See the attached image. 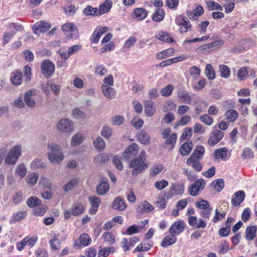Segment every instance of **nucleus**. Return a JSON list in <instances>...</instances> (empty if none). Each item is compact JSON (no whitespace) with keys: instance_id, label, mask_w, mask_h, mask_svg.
Listing matches in <instances>:
<instances>
[{"instance_id":"nucleus-1","label":"nucleus","mask_w":257,"mask_h":257,"mask_svg":"<svg viewBox=\"0 0 257 257\" xmlns=\"http://www.w3.org/2000/svg\"><path fill=\"white\" fill-rule=\"evenodd\" d=\"M49 152L47 156L50 162L53 164H59L64 159L63 150L60 145L50 143L47 145Z\"/></svg>"},{"instance_id":"nucleus-2","label":"nucleus","mask_w":257,"mask_h":257,"mask_svg":"<svg viewBox=\"0 0 257 257\" xmlns=\"http://www.w3.org/2000/svg\"><path fill=\"white\" fill-rule=\"evenodd\" d=\"M129 167L133 168V175H137L147 169L148 166L146 161V152L144 150L141 151L139 157L130 162Z\"/></svg>"},{"instance_id":"nucleus-3","label":"nucleus","mask_w":257,"mask_h":257,"mask_svg":"<svg viewBox=\"0 0 257 257\" xmlns=\"http://www.w3.org/2000/svg\"><path fill=\"white\" fill-rule=\"evenodd\" d=\"M22 147L21 145L13 147L9 151L5 159V163L8 165H15L22 155Z\"/></svg>"},{"instance_id":"nucleus-4","label":"nucleus","mask_w":257,"mask_h":257,"mask_svg":"<svg viewBox=\"0 0 257 257\" xmlns=\"http://www.w3.org/2000/svg\"><path fill=\"white\" fill-rule=\"evenodd\" d=\"M62 30L67 38L75 39L78 37V30L72 23L65 24L62 26Z\"/></svg>"},{"instance_id":"nucleus-5","label":"nucleus","mask_w":257,"mask_h":257,"mask_svg":"<svg viewBox=\"0 0 257 257\" xmlns=\"http://www.w3.org/2000/svg\"><path fill=\"white\" fill-rule=\"evenodd\" d=\"M41 68L45 77L49 78L54 74L55 66L50 60H45L42 63Z\"/></svg>"},{"instance_id":"nucleus-6","label":"nucleus","mask_w":257,"mask_h":257,"mask_svg":"<svg viewBox=\"0 0 257 257\" xmlns=\"http://www.w3.org/2000/svg\"><path fill=\"white\" fill-rule=\"evenodd\" d=\"M205 186V182L204 180L202 179H198L189 186V192L191 196H196L204 188Z\"/></svg>"},{"instance_id":"nucleus-7","label":"nucleus","mask_w":257,"mask_h":257,"mask_svg":"<svg viewBox=\"0 0 257 257\" xmlns=\"http://www.w3.org/2000/svg\"><path fill=\"white\" fill-rule=\"evenodd\" d=\"M57 129L61 132L69 133L72 132L74 129L73 122L67 118L60 119L57 124Z\"/></svg>"},{"instance_id":"nucleus-8","label":"nucleus","mask_w":257,"mask_h":257,"mask_svg":"<svg viewBox=\"0 0 257 257\" xmlns=\"http://www.w3.org/2000/svg\"><path fill=\"white\" fill-rule=\"evenodd\" d=\"M185 223L183 220L175 221L169 228V231L171 235H178L185 229Z\"/></svg>"},{"instance_id":"nucleus-9","label":"nucleus","mask_w":257,"mask_h":257,"mask_svg":"<svg viewBox=\"0 0 257 257\" xmlns=\"http://www.w3.org/2000/svg\"><path fill=\"white\" fill-rule=\"evenodd\" d=\"M207 220L203 218L197 219L196 216H189L188 218V224L192 227L196 228H205L207 226Z\"/></svg>"},{"instance_id":"nucleus-10","label":"nucleus","mask_w":257,"mask_h":257,"mask_svg":"<svg viewBox=\"0 0 257 257\" xmlns=\"http://www.w3.org/2000/svg\"><path fill=\"white\" fill-rule=\"evenodd\" d=\"M139 147L135 143L130 145L123 152L122 156L124 159L128 161L131 159L133 158L138 154Z\"/></svg>"},{"instance_id":"nucleus-11","label":"nucleus","mask_w":257,"mask_h":257,"mask_svg":"<svg viewBox=\"0 0 257 257\" xmlns=\"http://www.w3.org/2000/svg\"><path fill=\"white\" fill-rule=\"evenodd\" d=\"M176 24L180 26L179 31L181 33L187 32L191 27V24L188 18L179 16L175 20Z\"/></svg>"},{"instance_id":"nucleus-12","label":"nucleus","mask_w":257,"mask_h":257,"mask_svg":"<svg viewBox=\"0 0 257 257\" xmlns=\"http://www.w3.org/2000/svg\"><path fill=\"white\" fill-rule=\"evenodd\" d=\"M223 135V133L221 131L215 130L212 131L208 140V144L210 146H214L222 139Z\"/></svg>"},{"instance_id":"nucleus-13","label":"nucleus","mask_w":257,"mask_h":257,"mask_svg":"<svg viewBox=\"0 0 257 257\" xmlns=\"http://www.w3.org/2000/svg\"><path fill=\"white\" fill-rule=\"evenodd\" d=\"M50 28V24L44 21L38 22L33 26V32L37 35H39L41 33L47 31Z\"/></svg>"},{"instance_id":"nucleus-14","label":"nucleus","mask_w":257,"mask_h":257,"mask_svg":"<svg viewBox=\"0 0 257 257\" xmlns=\"http://www.w3.org/2000/svg\"><path fill=\"white\" fill-rule=\"evenodd\" d=\"M227 149L221 148L216 149L212 154L213 159L216 161H226L228 159L227 157Z\"/></svg>"},{"instance_id":"nucleus-15","label":"nucleus","mask_w":257,"mask_h":257,"mask_svg":"<svg viewBox=\"0 0 257 257\" xmlns=\"http://www.w3.org/2000/svg\"><path fill=\"white\" fill-rule=\"evenodd\" d=\"M108 30L106 27H98L94 30L91 36V42L93 43H97L100 37L104 34Z\"/></svg>"},{"instance_id":"nucleus-16","label":"nucleus","mask_w":257,"mask_h":257,"mask_svg":"<svg viewBox=\"0 0 257 257\" xmlns=\"http://www.w3.org/2000/svg\"><path fill=\"white\" fill-rule=\"evenodd\" d=\"M200 159H198L196 157L190 156V157L186 161V165L191 166L195 170L200 172L202 169V165L200 162Z\"/></svg>"},{"instance_id":"nucleus-17","label":"nucleus","mask_w":257,"mask_h":257,"mask_svg":"<svg viewBox=\"0 0 257 257\" xmlns=\"http://www.w3.org/2000/svg\"><path fill=\"white\" fill-rule=\"evenodd\" d=\"M33 91L32 90L27 91L24 95V103L30 108H33L36 105L35 99L32 98Z\"/></svg>"},{"instance_id":"nucleus-18","label":"nucleus","mask_w":257,"mask_h":257,"mask_svg":"<svg viewBox=\"0 0 257 257\" xmlns=\"http://www.w3.org/2000/svg\"><path fill=\"white\" fill-rule=\"evenodd\" d=\"M101 90L103 94L109 99H113L116 95V92L114 89L107 85H102Z\"/></svg>"},{"instance_id":"nucleus-19","label":"nucleus","mask_w":257,"mask_h":257,"mask_svg":"<svg viewBox=\"0 0 257 257\" xmlns=\"http://www.w3.org/2000/svg\"><path fill=\"white\" fill-rule=\"evenodd\" d=\"M145 112L149 117L153 116L156 111L155 103L151 100L146 101L144 103Z\"/></svg>"},{"instance_id":"nucleus-20","label":"nucleus","mask_w":257,"mask_h":257,"mask_svg":"<svg viewBox=\"0 0 257 257\" xmlns=\"http://www.w3.org/2000/svg\"><path fill=\"white\" fill-rule=\"evenodd\" d=\"M244 197L245 193L243 191H237L231 199V204L234 206H238L244 200Z\"/></svg>"},{"instance_id":"nucleus-21","label":"nucleus","mask_w":257,"mask_h":257,"mask_svg":"<svg viewBox=\"0 0 257 257\" xmlns=\"http://www.w3.org/2000/svg\"><path fill=\"white\" fill-rule=\"evenodd\" d=\"M88 200L91 205L89 212L91 214H94L97 212L98 207L100 205V200L98 197L95 196H90Z\"/></svg>"},{"instance_id":"nucleus-22","label":"nucleus","mask_w":257,"mask_h":257,"mask_svg":"<svg viewBox=\"0 0 257 257\" xmlns=\"http://www.w3.org/2000/svg\"><path fill=\"white\" fill-rule=\"evenodd\" d=\"M11 80L12 83L15 85H20L21 84L23 81L21 72L18 70L14 71L11 74Z\"/></svg>"},{"instance_id":"nucleus-23","label":"nucleus","mask_w":257,"mask_h":257,"mask_svg":"<svg viewBox=\"0 0 257 257\" xmlns=\"http://www.w3.org/2000/svg\"><path fill=\"white\" fill-rule=\"evenodd\" d=\"M126 207L124 200L120 197L115 198L112 204V208L119 211L124 210Z\"/></svg>"},{"instance_id":"nucleus-24","label":"nucleus","mask_w":257,"mask_h":257,"mask_svg":"<svg viewBox=\"0 0 257 257\" xmlns=\"http://www.w3.org/2000/svg\"><path fill=\"white\" fill-rule=\"evenodd\" d=\"M187 57L184 55L169 59L165 61L161 62L159 66L161 67H165L169 66L173 63L178 62L187 59Z\"/></svg>"},{"instance_id":"nucleus-25","label":"nucleus","mask_w":257,"mask_h":257,"mask_svg":"<svg viewBox=\"0 0 257 257\" xmlns=\"http://www.w3.org/2000/svg\"><path fill=\"white\" fill-rule=\"evenodd\" d=\"M224 44V41L220 39H218L214 41L213 42L208 43L207 44L204 45L203 47V49L213 51L215 49H217L220 47Z\"/></svg>"},{"instance_id":"nucleus-26","label":"nucleus","mask_w":257,"mask_h":257,"mask_svg":"<svg viewBox=\"0 0 257 257\" xmlns=\"http://www.w3.org/2000/svg\"><path fill=\"white\" fill-rule=\"evenodd\" d=\"M184 184L181 183H175L171 184L170 189L175 193V195H182L184 192Z\"/></svg>"},{"instance_id":"nucleus-27","label":"nucleus","mask_w":257,"mask_h":257,"mask_svg":"<svg viewBox=\"0 0 257 257\" xmlns=\"http://www.w3.org/2000/svg\"><path fill=\"white\" fill-rule=\"evenodd\" d=\"M225 119L229 122H234L238 117L237 111L233 109H229L225 113Z\"/></svg>"},{"instance_id":"nucleus-28","label":"nucleus","mask_w":257,"mask_h":257,"mask_svg":"<svg viewBox=\"0 0 257 257\" xmlns=\"http://www.w3.org/2000/svg\"><path fill=\"white\" fill-rule=\"evenodd\" d=\"M193 148L192 143L188 142L184 143L179 149L180 154L183 156L188 155L191 151Z\"/></svg>"},{"instance_id":"nucleus-29","label":"nucleus","mask_w":257,"mask_h":257,"mask_svg":"<svg viewBox=\"0 0 257 257\" xmlns=\"http://www.w3.org/2000/svg\"><path fill=\"white\" fill-rule=\"evenodd\" d=\"M109 189V185L107 181L101 182L97 187L96 191L98 194L103 195L105 194Z\"/></svg>"},{"instance_id":"nucleus-30","label":"nucleus","mask_w":257,"mask_h":257,"mask_svg":"<svg viewBox=\"0 0 257 257\" xmlns=\"http://www.w3.org/2000/svg\"><path fill=\"white\" fill-rule=\"evenodd\" d=\"M137 209L139 212L143 213L152 211L154 209V207L150 203L144 202L138 206Z\"/></svg>"},{"instance_id":"nucleus-31","label":"nucleus","mask_w":257,"mask_h":257,"mask_svg":"<svg viewBox=\"0 0 257 257\" xmlns=\"http://www.w3.org/2000/svg\"><path fill=\"white\" fill-rule=\"evenodd\" d=\"M39 179V175L36 173L29 174L26 178V181L30 187L36 185Z\"/></svg>"},{"instance_id":"nucleus-32","label":"nucleus","mask_w":257,"mask_h":257,"mask_svg":"<svg viewBox=\"0 0 257 257\" xmlns=\"http://www.w3.org/2000/svg\"><path fill=\"white\" fill-rule=\"evenodd\" d=\"M138 140L144 145H148L150 143V137L148 133L142 131L138 135Z\"/></svg>"},{"instance_id":"nucleus-33","label":"nucleus","mask_w":257,"mask_h":257,"mask_svg":"<svg viewBox=\"0 0 257 257\" xmlns=\"http://www.w3.org/2000/svg\"><path fill=\"white\" fill-rule=\"evenodd\" d=\"M203 9L201 6H198L193 12H188L187 16L190 20H196L197 17L202 15Z\"/></svg>"},{"instance_id":"nucleus-34","label":"nucleus","mask_w":257,"mask_h":257,"mask_svg":"<svg viewBox=\"0 0 257 257\" xmlns=\"http://www.w3.org/2000/svg\"><path fill=\"white\" fill-rule=\"evenodd\" d=\"M27 172V168L24 164H19L16 167L15 170L16 174L20 177L21 179L24 178Z\"/></svg>"},{"instance_id":"nucleus-35","label":"nucleus","mask_w":257,"mask_h":257,"mask_svg":"<svg viewBox=\"0 0 257 257\" xmlns=\"http://www.w3.org/2000/svg\"><path fill=\"white\" fill-rule=\"evenodd\" d=\"M177 241L176 236L175 235H171L167 236L164 238L161 243V245L163 247L174 244Z\"/></svg>"},{"instance_id":"nucleus-36","label":"nucleus","mask_w":257,"mask_h":257,"mask_svg":"<svg viewBox=\"0 0 257 257\" xmlns=\"http://www.w3.org/2000/svg\"><path fill=\"white\" fill-rule=\"evenodd\" d=\"M112 6V3L111 1L106 0L105 3L100 5L99 9L98 11L99 15L104 14L110 10Z\"/></svg>"},{"instance_id":"nucleus-37","label":"nucleus","mask_w":257,"mask_h":257,"mask_svg":"<svg viewBox=\"0 0 257 257\" xmlns=\"http://www.w3.org/2000/svg\"><path fill=\"white\" fill-rule=\"evenodd\" d=\"M177 97L182 103H190L191 96L187 91H180L178 93Z\"/></svg>"},{"instance_id":"nucleus-38","label":"nucleus","mask_w":257,"mask_h":257,"mask_svg":"<svg viewBox=\"0 0 257 257\" xmlns=\"http://www.w3.org/2000/svg\"><path fill=\"white\" fill-rule=\"evenodd\" d=\"M84 138V135L82 134H76L74 135L71 139V146H76L79 145L83 142Z\"/></svg>"},{"instance_id":"nucleus-39","label":"nucleus","mask_w":257,"mask_h":257,"mask_svg":"<svg viewBox=\"0 0 257 257\" xmlns=\"http://www.w3.org/2000/svg\"><path fill=\"white\" fill-rule=\"evenodd\" d=\"M256 228L255 226L247 227L246 229V239L247 240H252L255 236Z\"/></svg>"},{"instance_id":"nucleus-40","label":"nucleus","mask_w":257,"mask_h":257,"mask_svg":"<svg viewBox=\"0 0 257 257\" xmlns=\"http://www.w3.org/2000/svg\"><path fill=\"white\" fill-rule=\"evenodd\" d=\"M174 52V49L171 48L157 53L156 55V58L158 59H163L166 57L171 56Z\"/></svg>"},{"instance_id":"nucleus-41","label":"nucleus","mask_w":257,"mask_h":257,"mask_svg":"<svg viewBox=\"0 0 257 257\" xmlns=\"http://www.w3.org/2000/svg\"><path fill=\"white\" fill-rule=\"evenodd\" d=\"M211 185L215 190L220 192L223 189L224 186V181L222 179H218L216 180L213 181Z\"/></svg>"},{"instance_id":"nucleus-42","label":"nucleus","mask_w":257,"mask_h":257,"mask_svg":"<svg viewBox=\"0 0 257 257\" xmlns=\"http://www.w3.org/2000/svg\"><path fill=\"white\" fill-rule=\"evenodd\" d=\"M205 73L208 79L210 80H213L215 77V73L213 66L210 64H207L206 65Z\"/></svg>"},{"instance_id":"nucleus-43","label":"nucleus","mask_w":257,"mask_h":257,"mask_svg":"<svg viewBox=\"0 0 257 257\" xmlns=\"http://www.w3.org/2000/svg\"><path fill=\"white\" fill-rule=\"evenodd\" d=\"M205 152L204 148L202 146H196L191 156L196 157L198 159H201L203 158Z\"/></svg>"},{"instance_id":"nucleus-44","label":"nucleus","mask_w":257,"mask_h":257,"mask_svg":"<svg viewBox=\"0 0 257 257\" xmlns=\"http://www.w3.org/2000/svg\"><path fill=\"white\" fill-rule=\"evenodd\" d=\"M134 14L138 20H142L147 17V12L143 8H137L135 10Z\"/></svg>"},{"instance_id":"nucleus-45","label":"nucleus","mask_w":257,"mask_h":257,"mask_svg":"<svg viewBox=\"0 0 257 257\" xmlns=\"http://www.w3.org/2000/svg\"><path fill=\"white\" fill-rule=\"evenodd\" d=\"M93 146L96 149L102 151L105 148V143L101 137H98L94 141Z\"/></svg>"},{"instance_id":"nucleus-46","label":"nucleus","mask_w":257,"mask_h":257,"mask_svg":"<svg viewBox=\"0 0 257 257\" xmlns=\"http://www.w3.org/2000/svg\"><path fill=\"white\" fill-rule=\"evenodd\" d=\"M219 70L220 76L222 77L227 78L230 74V70L228 66L225 65H220L219 66Z\"/></svg>"},{"instance_id":"nucleus-47","label":"nucleus","mask_w":257,"mask_h":257,"mask_svg":"<svg viewBox=\"0 0 257 257\" xmlns=\"http://www.w3.org/2000/svg\"><path fill=\"white\" fill-rule=\"evenodd\" d=\"M165 12L162 9H158L154 13L152 19L155 22H160L164 18Z\"/></svg>"},{"instance_id":"nucleus-48","label":"nucleus","mask_w":257,"mask_h":257,"mask_svg":"<svg viewBox=\"0 0 257 257\" xmlns=\"http://www.w3.org/2000/svg\"><path fill=\"white\" fill-rule=\"evenodd\" d=\"M79 183V180L77 178H73L63 187L65 191H69L76 187Z\"/></svg>"},{"instance_id":"nucleus-49","label":"nucleus","mask_w":257,"mask_h":257,"mask_svg":"<svg viewBox=\"0 0 257 257\" xmlns=\"http://www.w3.org/2000/svg\"><path fill=\"white\" fill-rule=\"evenodd\" d=\"M27 203L29 207H35L41 204V200L36 196H31L27 200Z\"/></svg>"},{"instance_id":"nucleus-50","label":"nucleus","mask_w":257,"mask_h":257,"mask_svg":"<svg viewBox=\"0 0 257 257\" xmlns=\"http://www.w3.org/2000/svg\"><path fill=\"white\" fill-rule=\"evenodd\" d=\"M27 215V212L24 211H21L14 214L12 219L10 220V223H14L17 221H20Z\"/></svg>"},{"instance_id":"nucleus-51","label":"nucleus","mask_w":257,"mask_h":257,"mask_svg":"<svg viewBox=\"0 0 257 257\" xmlns=\"http://www.w3.org/2000/svg\"><path fill=\"white\" fill-rule=\"evenodd\" d=\"M102 236L104 241L109 245L112 244L115 242V237L111 232H105L103 234Z\"/></svg>"},{"instance_id":"nucleus-52","label":"nucleus","mask_w":257,"mask_h":257,"mask_svg":"<svg viewBox=\"0 0 257 257\" xmlns=\"http://www.w3.org/2000/svg\"><path fill=\"white\" fill-rule=\"evenodd\" d=\"M174 88V87L173 85L168 84L161 90L160 93L163 96H169L172 94Z\"/></svg>"},{"instance_id":"nucleus-53","label":"nucleus","mask_w":257,"mask_h":257,"mask_svg":"<svg viewBox=\"0 0 257 257\" xmlns=\"http://www.w3.org/2000/svg\"><path fill=\"white\" fill-rule=\"evenodd\" d=\"M164 169V166L161 164H157L153 166L150 170V175L153 177H155L159 173L161 172V171Z\"/></svg>"},{"instance_id":"nucleus-54","label":"nucleus","mask_w":257,"mask_h":257,"mask_svg":"<svg viewBox=\"0 0 257 257\" xmlns=\"http://www.w3.org/2000/svg\"><path fill=\"white\" fill-rule=\"evenodd\" d=\"M206 3L209 10L211 11L214 10L222 11L223 9L222 7L220 6L219 4L215 2L212 0L206 1Z\"/></svg>"},{"instance_id":"nucleus-55","label":"nucleus","mask_w":257,"mask_h":257,"mask_svg":"<svg viewBox=\"0 0 257 257\" xmlns=\"http://www.w3.org/2000/svg\"><path fill=\"white\" fill-rule=\"evenodd\" d=\"M79 242L83 246H87L90 244L91 239L87 234L83 233L79 236Z\"/></svg>"},{"instance_id":"nucleus-56","label":"nucleus","mask_w":257,"mask_h":257,"mask_svg":"<svg viewBox=\"0 0 257 257\" xmlns=\"http://www.w3.org/2000/svg\"><path fill=\"white\" fill-rule=\"evenodd\" d=\"M84 14L86 16H98V10L97 8H92L90 6H87L85 9L83 11Z\"/></svg>"},{"instance_id":"nucleus-57","label":"nucleus","mask_w":257,"mask_h":257,"mask_svg":"<svg viewBox=\"0 0 257 257\" xmlns=\"http://www.w3.org/2000/svg\"><path fill=\"white\" fill-rule=\"evenodd\" d=\"M156 38L162 41L167 43H172L173 41V39L170 37L167 34L163 32L158 34L156 35Z\"/></svg>"},{"instance_id":"nucleus-58","label":"nucleus","mask_w":257,"mask_h":257,"mask_svg":"<svg viewBox=\"0 0 257 257\" xmlns=\"http://www.w3.org/2000/svg\"><path fill=\"white\" fill-rule=\"evenodd\" d=\"M114 251L113 247H106L102 249L99 250L98 253V257H106L110 252Z\"/></svg>"},{"instance_id":"nucleus-59","label":"nucleus","mask_w":257,"mask_h":257,"mask_svg":"<svg viewBox=\"0 0 257 257\" xmlns=\"http://www.w3.org/2000/svg\"><path fill=\"white\" fill-rule=\"evenodd\" d=\"M150 248L151 246L148 242H142L134 250L133 252L148 251Z\"/></svg>"},{"instance_id":"nucleus-60","label":"nucleus","mask_w":257,"mask_h":257,"mask_svg":"<svg viewBox=\"0 0 257 257\" xmlns=\"http://www.w3.org/2000/svg\"><path fill=\"white\" fill-rule=\"evenodd\" d=\"M134 245L131 239L128 240L127 238H124L121 242V246L124 251H128L130 249V247Z\"/></svg>"},{"instance_id":"nucleus-61","label":"nucleus","mask_w":257,"mask_h":257,"mask_svg":"<svg viewBox=\"0 0 257 257\" xmlns=\"http://www.w3.org/2000/svg\"><path fill=\"white\" fill-rule=\"evenodd\" d=\"M84 211L83 206L81 204H78L73 206L71 209L72 214L74 215H78Z\"/></svg>"},{"instance_id":"nucleus-62","label":"nucleus","mask_w":257,"mask_h":257,"mask_svg":"<svg viewBox=\"0 0 257 257\" xmlns=\"http://www.w3.org/2000/svg\"><path fill=\"white\" fill-rule=\"evenodd\" d=\"M23 71L24 73L25 81L28 83L31 80V68L28 65H26L23 68Z\"/></svg>"},{"instance_id":"nucleus-63","label":"nucleus","mask_w":257,"mask_h":257,"mask_svg":"<svg viewBox=\"0 0 257 257\" xmlns=\"http://www.w3.org/2000/svg\"><path fill=\"white\" fill-rule=\"evenodd\" d=\"M169 185V182L165 180L157 181L154 184L155 187L158 190H161Z\"/></svg>"},{"instance_id":"nucleus-64","label":"nucleus","mask_w":257,"mask_h":257,"mask_svg":"<svg viewBox=\"0 0 257 257\" xmlns=\"http://www.w3.org/2000/svg\"><path fill=\"white\" fill-rule=\"evenodd\" d=\"M101 135L106 139L109 138L112 135V130L110 127L107 125H104L102 127Z\"/></svg>"}]
</instances>
